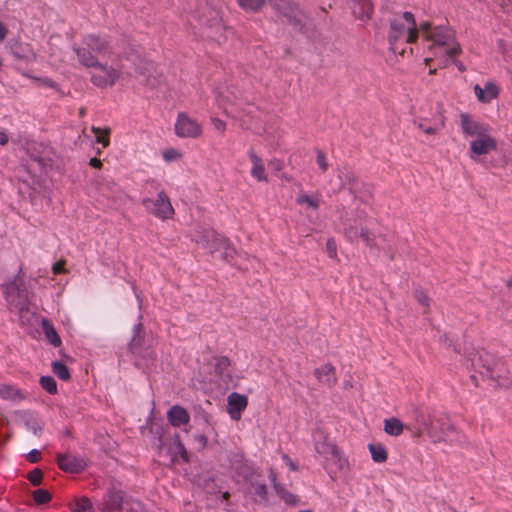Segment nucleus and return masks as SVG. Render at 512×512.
Instances as JSON below:
<instances>
[{
	"instance_id": "nucleus-1",
	"label": "nucleus",
	"mask_w": 512,
	"mask_h": 512,
	"mask_svg": "<svg viewBox=\"0 0 512 512\" xmlns=\"http://www.w3.org/2000/svg\"><path fill=\"white\" fill-rule=\"evenodd\" d=\"M90 68L92 69L90 80L99 88L112 87L124 73H131L123 63V59L116 53L111 58H106Z\"/></svg>"
},
{
	"instance_id": "nucleus-2",
	"label": "nucleus",
	"mask_w": 512,
	"mask_h": 512,
	"mask_svg": "<svg viewBox=\"0 0 512 512\" xmlns=\"http://www.w3.org/2000/svg\"><path fill=\"white\" fill-rule=\"evenodd\" d=\"M74 51L80 64L87 68L111 58L115 53L107 40L95 35L87 36L83 45L75 47Z\"/></svg>"
},
{
	"instance_id": "nucleus-3",
	"label": "nucleus",
	"mask_w": 512,
	"mask_h": 512,
	"mask_svg": "<svg viewBox=\"0 0 512 512\" xmlns=\"http://www.w3.org/2000/svg\"><path fill=\"white\" fill-rule=\"evenodd\" d=\"M419 31L414 15L411 12H404L402 15L392 19L388 32V41L391 50L397 52L399 43L416 42Z\"/></svg>"
},
{
	"instance_id": "nucleus-4",
	"label": "nucleus",
	"mask_w": 512,
	"mask_h": 512,
	"mask_svg": "<svg viewBox=\"0 0 512 512\" xmlns=\"http://www.w3.org/2000/svg\"><path fill=\"white\" fill-rule=\"evenodd\" d=\"M472 364L480 374L487 376L497 385L508 387L511 384L510 371L502 359L485 352L477 359H473Z\"/></svg>"
},
{
	"instance_id": "nucleus-5",
	"label": "nucleus",
	"mask_w": 512,
	"mask_h": 512,
	"mask_svg": "<svg viewBox=\"0 0 512 512\" xmlns=\"http://www.w3.org/2000/svg\"><path fill=\"white\" fill-rule=\"evenodd\" d=\"M420 32L423 37L432 42V47L443 49V53L449 56L458 55L461 52L459 44L454 40V32L446 27H432L430 23L424 22L420 24Z\"/></svg>"
},
{
	"instance_id": "nucleus-6",
	"label": "nucleus",
	"mask_w": 512,
	"mask_h": 512,
	"mask_svg": "<svg viewBox=\"0 0 512 512\" xmlns=\"http://www.w3.org/2000/svg\"><path fill=\"white\" fill-rule=\"evenodd\" d=\"M414 123L427 135L438 134L445 125V117L439 108H436L429 115L423 110L415 112Z\"/></svg>"
},
{
	"instance_id": "nucleus-7",
	"label": "nucleus",
	"mask_w": 512,
	"mask_h": 512,
	"mask_svg": "<svg viewBox=\"0 0 512 512\" xmlns=\"http://www.w3.org/2000/svg\"><path fill=\"white\" fill-rule=\"evenodd\" d=\"M142 204L150 214L161 220L171 219L175 214L171 201L164 191H160L156 199H143Z\"/></svg>"
},
{
	"instance_id": "nucleus-8",
	"label": "nucleus",
	"mask_w": 512,
	"mask_h": 512,
	"mask_svg": "<svg viewBox=\"0 0 512 512\" xmlns=\"http://www.w3.org/2000/svg\"><path fill=\"white\" fill-rule=\"evenodd\" d=\"M175 133L181 138H199L202 133V126L197 120L191 118L187 113L180 112L175 123Z\"/></svg>"
},
{
	"instance_id": "nucleus-9",
	"label": "nucleus",
	"mask_w": 512,
	"mask_h": 512,
	"mask_svg": "<svg viewBox=\"0 0 512 512\" xmlns=\"http://www.w3.org/2000/svg\"><path fill=\"white\" fill-rule=\"evenodd\" d=\"M201 23L208 30V36L211 38L222 37L226 30L221 12L211 7L204 10L201 16Z\"/></svg>"
},
{
	"instance_id": "nucleus-10",
	"label": "nucleus",
	"mask_w": 512,
	"mask_h": 512,
	"mask_svg": "<svg viewBox=\"0 0 512 512\" xmlns=\"http://www.w3.org/2000/svg\"><path fill=\"white\" fill-rule=\"evenodd\" d=\"M314 445L316 451L326 458H334L335 461L341 462L342 458L337 446L329 439V435L323 429H316L313 433Z\"/></svg>"
},
{
	"instance_id": "nucleus-11",
	"label": "nucleus",
	"mask_w": 512,
	"mask_h": 512,
	"mask_svg": "<svg viewBox=\"0 0 512 512\" xmlns=\"http://www.w3.org/2000/svg\"><path fill=\"white\" fill-rule=\"evenodd\" d=\"M248 405V398L239 393H231L227 398V412L233 420H240Z\"/></svg>"
},
{
	"instance_id": "nucleus-12",
	"label": "nucleus",
	"mask_w": 512,
	"mask_h": 512,
	"mask_svg": "<svg viewBox=\"0 0 512 512\" xmlns=\"http://www.w3.org/2000/svg\"><path fill=\"white\" fill-rule=\"evenodd\" d=\"M57 464L61 470L68 473H79L86 467L83 459L71 454H58Z\"/></svg>"
},
{
	"instance_id": "nucleus-13",
	"label": "nucleus",
	"mask_w": 512,
	"mask_h": 512,
	"mask_svg": "<svg viewBox=\"0 0 512 512\" xmlns=\"http://www.w3.org/2000/svg\"><path fill=\"white\" fill-rule=\"evenodd\" d=\"M471 151L476 155H484L496 149V141L488 132H484L471 142Z\"/></svg>"
},
{
	"instance_id": "nucleus-14",
	"label": "nucleus",
	"mask_w": 512,
	"mask_h": 512,
	"mask_svg": "<svg viewBox=\"0 0 512 512\" xmlns=\"http://www.w3.org/2000/svg\"><path fill=\"white\" fill-rule=\"evenodd\" d=\"M123 491L118 489L116 486H111L107 492V498L105 499V507L103 512H109L110 510H119L121 512V506H123L125 500Z\"/></svg>"
},
{
	"instance_id": "nucleus-15",
	"label": "nucleus",
	"mask_w": 512,
	"mask_h": 512,
	"mask_svg": "<svg viewBox=\"0 0 512 512\" xmlns=\"http://www.w3.org/2000/svg\"><path fill=\"white\" fill-rule=\"evenodd\" d=\"M499 87L493 82H486L484 88L476 84L474 92L477 99L482 103H489L499 96Z\"/></svg>"
},
{
	"instance_id": "nucleus-16",
	"label": "nucleus",
	"mask_w": 512,
	"mask_h": 512,
	"mask_svg": "<svg viewBox=\"0 0 512 512\" xmlns=\"http://www.w3.org/2000/svg\"><path fill=\"white\" fill-rule=\"evenodd\" d=\"M461 126L463 132L471 137H478L484 132H488V127L484 124L473 121L468 115H461Z\"/></svg>"
},
{
	"instance_id": "nucleus-17",
	"label": "nucleus",
	"mask_w": 512,
	"mask_h": 512,
	"mask_svg": "<svg viewBox=\"0 0 512 512\" xmlns=\"http://www.w3.org/2000/svg\"><path fill=\"white\" fill-rule=\"evenodd\" d=\"M314 375L319 382L327 385L328 387H332L337 383L335 368L329 363L317 368L314 371Z\"/></svg>"
},
{
	"instance_id": "nucleus-18",
	"label": "nucleus",
	"mask_w": 512,
	"mask_h": 512,
	"mask_svg": "<svg viewBox=\"0 0 512 512\" xmlns=\"http://www.w3.org/2000/svg\"><path fill=\"white\" fill-rule=\"evenodd\" d=\"M168 421L171 425L179 427L189 422L190 416L187 410L181 406H173L167 413Z\"/></svg>"
},
{
	"instance_id": "nucleus-19",
	"label": "nucleus",
	"mask_w": 512,
	"mask_h": 512,
	"mask_svg": "<svg viewBox=\"0 0 512 512\" xmlns=\"http://www.w3.org/2000/svg\"><path fill=\"white\" fill-rule=\"evenodd\" d=\"M249 156L252 162V176L256 178L258 181L267 182L268 179L261 158L258 157L253 151H250Z\"/></svg>"
},
{
	"instance_id": "nucleus-20",
	"label": "nucleus",
	"mask_w": 512,
	"mask_h": 512,
	"mask_svg": "<svg viewBox=\"0 0 512 512\" xmlns=\"http://www.w3.org/2000/svg\"><path fill=\"white\" fill-rule=\"evenodd\" d=\"M41 327H42V330L45 334V337L47 339V341L52 344L53 346L55 347H59L61 345V338L60 336L58 335L57 331L55 330L54 326L52 325V323L46 319V318H43L42 321H41Z\"/></svg>"
},
{
	"instance_id": "nucleus-21",
	"label": "nucleus",
	"mask_w": 512,
	"mask_h": 512,
	"mask_svg": "<svg viewBox=\"0 0 512 512\" xmlns=\"http://www.w3.org/2000/svg\"><path fill=\"white\" fill-rule=\"evenodd\" d=\"M353 12L360 19L370 18L373 4L370 0H358L354 3Z\"/></svg>"
},
{
	"instance_id": "nucleus-22",
	"label": "nucleus",
	"mask_w": 512,
	"mask_h": 512,
	"mask_svg": "<svg viewBox=\"0 0 512 512\" xmlns=\"http://www.w3.org/2000/svg\"><path fill=\"white\" fill-rule=\"evenodd\" d=\"M404 430L403 423L396 417L384 421V431L391 436H399Z\"/></svg>"
},
{
	"instance_id": "nucleus-23",
	"label": "nucleus",
	"mask_w": 512,
	"mask_h": 512,
	"mask_svg": "<svg viewBox=\"0 0 512 512\" xmlns=\"http://www.w3.org/2000/svg\"><path fill=\"white\" fill-rule=\"evenodd\" d=\"M369 451L371 453V457L376 463H383L388 458V453L385 447L381 444H369Z\"/></svg>"
},
{
	"instance_id": "nucleus-24",
	"label": "nucleus",
	"mask_w": 512,
	"mask_h": 512,
	"mask_svg": "<svg viewBox=\"0 0 512 512\" xmlns=\"http://www.w3.org/2000/svg\"><path fill=\"white\" fill-rule=\"evenodd\" d=\"M241 9L246 12H259L265 5L266 0H237Z\"/></svg>"
},
{
	"instance_id": "nucleus-25",
	"label": "nucleus",
	"mask_w": 512,
	"mask_h": 512,
	"mask_svg": "<svg viewBox=\"0 0 512 512\" xmlns=\"http://www.w3.org/2000/svg\"><path fill=\"white\" fill-rule=\"evenodd\" d=\"M53 373L63 381H68L71 378L70 371L67 368V366L60 362V361H54L51 365Z\"/></svg>"
},
{
	"instance_id": "nucleus-26",
	"label": "nucleus",
	"mask_w": 512,
	"mask_h": 512,
	"mask_svg": "<svg viewBox=\"0 0 512 512\" xmlns=\"http://www.w3.org/2000/svg\"><path fill=\"white\" fill-rule=\"evenodd\" d=\"M250 493L256 496L255 500L266 501L267 500V486L260 482H251Z\"/></svg>"
},
{
	"instance_id": "nucleus-27",
	"label": "nucleus",
	"mask_w": 512,
	"mask_h": 512,
	"mask_svg": "<svg viewBox=\"0 0 512 512\" xmlns=\"http://www.w3.org/2000/svg\"><path fill=\"white\" fill-rule=\"evenodd\" d=\"M71 509L73 512H94L92 502L84 496L76 499Z\"/></svg>"
},
{
	"instance_id": "nucleus-28",
	"label": "nucleus",
	"mask_w": 512,
	"mask_h": 512,
	"mask_svg": "<svg viewBox=\"0 0 512 512\" xmlns=\"http://www.w3.org/2000/svg\"><path fill=\"white\" fill-rule=\"evenodd\" d=\"M231 366V360L226 356H220L215 358V371L219 376H223L228 373Z\"/></svg>"
},
{
	"instance_id": "nucleus-29",
	"label": "nucleus",
	"mask_w": 512,
	"mask_h": 512,
	"mask_svg": "<svg viewBox=\"0 0 512 512\" xmlns=\"http://www.w3.org/2000/svg\"><path fill=\"white\" fill-rule=\"evenodd\" d=\"M91 130L96 135V141L98 143L102 144L103 147L109 146V143H110V141H109L110 129L109 128L102 130L101 128L93 126L91 128Z\"/></svg>"
},
{
	"instance_id": "nucleus-30",
	"label": "nucleus",
	"mask_w": 512,
	"mask_h": 512,
	"mask_svg": "<svg viewBox=\"0 0 512 512\" xmlns=\"http://www.w3.org/2000/svg\"><path fill=\"white\" fill-rule=\"evenodd\" d=\"M40 384L44 390H46L50 394L57 393V384L53 377L51 376H43L40 379Z\"/></svg>"
},
{
	"instance_id": "nucleus-31",
	"label": "nucleus",
	"mask_w": 512,
	"mask_h": 512,
	"mask_svg": "<svg viewBox=\"0 0 512 512\" xmlns=\"http://www.w3.org/2000/svg\"><path fill=\"white\" fill-rule=\"evenodd\" d=\"M121 512H142V505L136 500L126 499L121 506Z\"/></svg>"
},
{
	"instance_id": "nucleus-32",
	"label": "nucleus",
	"mask_w": 512,
	"mask_h": 512,
	"mask_svg": "<svg viewBox=\"0 0 512 512\" xmlns=\"http://www.w3.org/2000/svg\"><path fill=\"white\" fill-rule=\"evenodd\" d=\"M275 490L278 495L288 504H295L296 497L290 492L286 491L280 484L275 483Z\"/></svg>"
},
{
	"instance_id": "nucleus-33",
	"label": "nucleus",
	"mask_w": 512,
	"mask_h": 512,
	"mask_svg": "<svg viewBox=\"0 0 512 512\" xmlns=\"http://www.w3.org/2000/svg\"><path fill=\"white\" fill-rule=\"evenodd\" d=\"M33 498L37 504H46L51 500V494L44 489L34 491Z\"/></svg>"
},
{
	"instance_id": "nucleus-34",
	"label": "nucleus",
	"mask_w": 512,
	"mask_h": 512,
	"mask_svg": "<svg viewBox=\"0 0 512 512\" xmlns=\"http://www.w3.org/2000/svg\"><path fill=\"white\" fill-rule=\"evenodd\" d=\"M414 296H415L416 300L419 302V304H421L425 308L429 307L430 298H429L428 294L423 289H421V288L415 289Z\"/></svg>"
},
{
	"instance_id": "nucleus-35",
	"label": "nucleus",
	"mask_w": 512,
	"mask_h": 512,
	"mask_svg": "<svg viewBox=\"0 0 512 512\" xmlns=\"http://www.w3.org/2000/svg\"><path fill=\"white\" fill-rule=\"evenodd\" d=\"M297 202L299 204H306L309 207H311L312 209H317L319 207V202L316 199H314L308 195H300L297 198Z\"/></svg>"
},
{
	"instance_id": "nucleus-36",
	"label": "nucleus",
	"mask_w": 512,
	"mask_h": 512,
	"mask_svg": "<svg viewBox=\"0 0 512 512\" xmlns=\"http://www.w3.org/2000/svg\"><path fill=\"white\" fill-rule=\"evenodd\" d=\"M43 478V473L40 469L36 468L29 472L28 480L34 485L37 486L41 483Z\"/></svg>"
},
{
	"instance_id": "nucleus-37",
	"label": "nucleus",
	"mask_w": 512,
	"mask_h": 512,
	"mask_svg": "<svg viewBox=\"0 0 512 512\" xmlns=\"http://www.w3.org/2000/svg\"><path fill=\"white\" fill-rule=\"evenodd\" d=\"M162 156L166 161H173L180 159L182 154L174 148H169L163 151Z\"/></svg>"
},
{
	"instance_id": "nucleus-38",
	"label": "nucleus",
	"mask_w": 512,
	"mask_h": 512,
	"mask_svg": "<svg viewBox=\"0 0 512 512\" xmlns=\"http://www.w3.org/2000/svg\"><path fill=\"white\" fill-rule=\"evenodd\" d=\"M317 164L322 171H326L329 166L326 155L321 150H317Z\"/></svg>"
},
{
	"instance_id": "nucleus-39",
	"label": "nucleus",
	"mask_w": 512,
	"mask_h": 512,
	"mask_svg": "<svg viewBox=\"0 0 512 512\" xmlns=\"http://www.w3.org/2000/svg\"><path fill=\"white\" fill-rule=\"evenodd\" d=\"M326 250H327L329 257H331V258L337 257V245L333 239H328V241L326 243Z\"/></svg>"
},
{
	"instance_id": "nucleus-40",
	"label": "nucleus",
	"mask_w": 512,
	"mask_h": 512,
	"mask_svg": "<svg viewBox=\"0 0 512 512\" xmlns=\"http://www.w3.org/2000/svg\"><path fill=\"white\" fill-rule=\"evenodd\" d=\"M211 122H212L214 128L221 134H223L226 131V123L223 120H221L217 117H212Z\"/></svg>"
},
{
	"instance_id": "nucleus-41",
	"label": "nucleus",
	"mask_w": 512,
	"mask_h": 512,
	"mask_svg": "<svg viewBox=\"0 0 512 512\" xmlns=\"http://www.w3.org/2000/svg\"><path fill=\"white\" fill-rule=\"evenodd\" d=\"M360 237L363 239V241L368 246H372L374 244V238H373L372 234L367 229L361 230Z\"/></svg>"
},
{
	"instance_id": "nucleus-42",
	"label": "nucleus",
	"mask_w": 512,
	"mask_h": 512,
	"mask_svg": "<svg viewBox=\"0 0 512 512\" xmlns=\"http://www.w3.org/2000/svg\"><path fill=\"white\" fill-rule=\"evenodd\" d=\"M65 264H66V261L65 260H59L57 261L54 265H53V273L54 274H62V273H66V269H65Z\"/></svg>"
},
{
	"instance_id": "nucleus-43",
	"label": "nucleus",
	"mask_w": 512,
	"mask_h": 512,
	"mask_svg": "<svg viewBox=\"0 0 512 512\" xmlns=\"http://www.w3.org/2000/svg\"><path fill=\"white\" fill-rule=\"evenodd\" d=\"M41 458V453L40 451L38 450H32L29 454H28V460L31 462V463H36L40 460Z\"/></svg>"
},
{
	"instance_id": "nucleus-44",
	"label": "nucleus",
	"mask_w": 512,
	"mask_h": 512,
	"mask_svg": "<svg viewBox=\"0 0 512 512\" xmlns=\"http://www.w3.org/2000/svg\"><path fill=\"white\" fill-rule=\"evenodd\" d=\"M282 459L284 460V462L289 466V468L292 471H297L298 470L297 465L294 463V461L288 455L284 454L282 456Z\"/></svg>"
},
{
	"instance_id": "nucleus-45",
	"label": "nucleus",
	"mask_w": 512,
	"mask_h": 512,
	"mask_svg": "<svg viewBox=\"0 0 512 512\" xmlns=\"http://www.w3.org/2000/svg\"><path fill=\"white\" fill-rule=\"evenodd\" d=\"M8 33V28L5 26V24L0 22V42H2L7 37Z\"/></svg>"
},
{
	"instance_id": "nucleus-46",
	"label": "nucleus",
	"mask_w": 512,
	"mask_h": 512,
	"mask_svg": "<svg viewBox=\"0 0 512 512\" xmlns=\"http://www.w3.org/2000/svg\"><path fill=\"white\" fill-rule=\"evenodd\" d=\"M8 141V135L5 132L0 131V145L5 146L8 143Z\"/></svg>"
},
{
	"instance_id": "nucleus-47",
	"label": "nucleus",
	"mask_w": 512,
	"mask_h": 512,
	"mask_svg": "<svg viewBox=\"0 0 512 512\" xmlns=\"http://www.w3.org/2000/svg\"><path fill=\"white\" fill-rule=\"evenodd\" d=\"M89 164H90V166H92L94 168H101V166H102V162L98 158H92L90 160Z\"/></svg>"
},
{
	"instance_id": "nucleus-48",
	"label": "nucleus",
	"mask_w": 512,
	"mask_h": 512,
	"mask_svg": "<svg viewBox=\"0 0 512 512\" xmlns=\"http://www.w3.org/2000/svg\"><path fill=\"white\" fill-rule=\"evenodd\" d=\"M269 477H270V479H271V481H272L273 485L275 486V483H277V482H276L277 475H276V473H275L273 470H270Z\"/></svg>"
},
{
	"instance_id": "nucleus-49",
	"label": "nucleus",
	"mask_w": 512,
	"mask_h": 512,
	"mask_svg": "<svg viewBox=\"0 0 512 512\" xmlns=\"http://www.w3.org/2000/svg\"><path fill=\"white\" fill-rule=\"evenodd\" d=\"M471 380L474 382V384L477 386L478 385V380H477V377L476 375H471Z\"/></svg>"
},
{
	"instance_id": "nucleus-50",
	"label": "nucleus",
	"mask_w": 512,
	"mask_h": 512,
	"mask_svg": "<svg viewBox=\"0 0 512 512\" xmlns=\"http://www.w3.org/2000/svg\"><path fill=\"white\" fill-rule=\"evenodd\" d=\"M435 71H436L435 69H431V70H430V74H434V73H435Z\"/></svg>"
},
{
	"instance_id": "nucleus-51",
	"label": "nucleus",
	"mask_w": 512,
	"mask_h": 512,
	"mask_svg": "<svg viewBox=\"0 0 512 512\" xmlns=\"http://www.w3.org/2000/svg\"><path fill=\"white\" fill-rule=\"evenodd\" d=\"M429 61H430V59H429V58H426V59H425L426 64H428V63H429Z\"/></svg>"
},
{
	"instance_id": "nucleus-52",
	"label": "nucleus",
	"mask_w": 512,
	"mask_h": 512,
	"mask_svg": "<svg viewBox=\"0 0 512 512\" xmlns=\"http://www.w3.org/2000/svg\"><path fill=\"white\" fill-rule=\"evenodd\" d=\"M228 496H229V494H228V493H225V494H224V498H227Z\"/></svg>"
}]
</instances>
